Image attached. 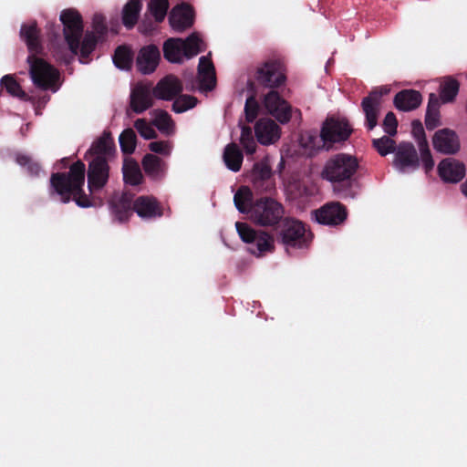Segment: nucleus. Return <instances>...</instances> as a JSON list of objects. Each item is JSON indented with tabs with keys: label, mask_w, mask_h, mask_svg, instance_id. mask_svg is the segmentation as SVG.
I'll use <instances>...</instances> for the list:
<instances>
[{
	"label": "nucleus",
	"mask_w": 467,
	"mask_h": 467,
	"mask_svg": "<svg viewBox=\"0 0 467 467\" xmlns=\"http://www.w3.org/2000/svg\"><path fill=\"white\" fill-rule=\"evenodd\" d=\"M254 134L261 145L269 146L275 144L281 138V128L275 120L262 118L254 124Z\"/></svg>",
	"instance_id": "obj_14"
},
{
	"label": "nucleus",
	"mask_w": 467,
	"mask_h": 467,
	"mask_svg": "<svg viewBox=\"0 0 467 467\" xmlns=\"http://www.w3.org/2000/svg\"><path fill=\"white\" fill-rule=\"evenodd\" d=\"M20 34L30 53L27 62L33 83L40 88L56 92L59 88V73L49 63L36 57L42 47L36 23L22 26Z\"/></svg>",
	"instance_id": "obj_1"
},
{
	"label": "nucleus",
	"mask_w": 467,
	"mask_h": 467,
	"mask_svg": "<svg viewBox=\"0 0 467 467\" xmlns=\"http://www.w3.org/2000/svg\"><path fill=\"white\" fill-rule=\"evenodd\" d=\"M375 91H377V95L375 97L379 100V97H381L382 95L388 94L389 91V88L387 87H381V88L376 89Z\"/></svg>",
	"instance_id": "obj_53"
},
{
	"label": "nucleus",
	"mask_w": 467,
	"mask_h": 467,
	"mask_svg": "<svg viewBox=\"0 0 467 467\" xmlns=\"http://www.w3.org/2000/svg\"><path fill=\"white\" fill-rule=\"evenodd\" d=\"M434 149L444 154H453L460 150V141L455 132L442 129L435 132L432 138Z\"/></svg>",
	"instance_id": "obj_18"
},
{
	"label": "nucleus",
	"mask_w": 467,
	"mask_h": 467,
	"mask_svg": "<svg viewBox=\"0 0 467 467\" xmlns=\"http://www.w3.org/2000/svg\"><path fill=\"white\" fill-rule=\"evenodd\" d=\"M235 228L241 240L248 244L250 254L261 257L274 251L275 239L271 234L264 231H256L245 223L237 222Z\"/></svg>",
	"instance_id": "obj_5"
},
{
	"label": "nucleus",
	"mask_w": 467,
	"mask_h": 467,
	"mask_svg": "<svg viewBox=\"0 0 467 467\" xmlns=\"http://www.w3.org/2000/svg\"><path fill=\"white\" fill-rule=\"evenodd\" d=\"M124 182L130 185H138L142 182V173L139 164L131 158H126L122 166Z\"/></svg>",
	"instance_id": "obj_32"
},
{
	"label": "nucleus",
	"mask_w": 467,
	"mask_h": 467,
	"mask_svg": "<svg viewBox=\"0 0 467 467\" xmlns=\"http://www.w3.org/2000/svg\"><path fill=\"white\" fill-rule=\"evenodd\" d=\"M197 104V99L190 95H182L175 99L172 104V110L176 113H182L192 108Z\"/></svg>",
	"instance_id": "obj_41"
},
{
	"label": "nucleus",
	"mask_w": 467,
	"mask_h": 467,
	"mask_svg": "<svg viewBox=\"0 0 467 467\" xmlns=\"http://www.w3.org/2000/svg\"><path fill=\"white\" fill-rule=\"evenodd\" d=\"M152 122L158 130L164 134H171L174 131V122L171 116L164 110L155 109L150 112Z\"/></svg>",
	"instance_id": "obj_34"
},
{
	"label": "nucleus",
	"mask_w": 467,
	"mask_h": 467,
	"mask_svg": "<svg viewBox=\"0 0 467 467\" xmlns=\"http://www.w3.org/2000/svg\"><path fill=\"white\" fill-rule=\"evenodd\" d=\"M51 186L60 196L61 202H67L73 198L80 207H90L94 203L87 196L82 195L85 182V165L81 161L74 163L67 175L56 173L51 177Z\"/></svg>",
	"instance_id": "obj_3"
},
{
	"label": "nucleus",
	"mask_w": 467,
	"mask_h": 467,
	"mask_svg": "<svg viewBox=\"0 0 467 467\" xmlns=\"http://www.w3.org/2000/svg\"><path fill=\"white\" fill-rule=\"evenodd\" d=\"M299 143L308 154L320 149H327V143L322 138V133L318 135L316 131H305L300 135Z\"/></svg>",
	"instance_id": "obj_29"
},
{
	"label": "nucleus",
	"mask_w": 467,
	"mask_h": 467,
	"mask_svg": "<svg viewBox=\"0 0 467 467\" xmlns=\"http://www.w3.org/2000/svg\"><path fill=\"white\" fill-rule=\"evenodd\" d=\"M253 192L247 186H242L234 194V202L237 210L242 213H247L250 217L253 204Z\"/></svg>",
	"instance_id": "obj_31"
},
{
	"label": "nucleus",
	"mask_w": 467,
	"mask_h": 467,
	"mask_svg": "<svg viewBox=\"0 0 467 467\" xmlns=\"http://www.w3.org/2000/svg\"><path fill=\"white\" fill-rule=\"evenodd\" d=\"M263 106L281 123H286L291 119V106L275 90H271L264 96Z\"/></svg>",
	"instance_id": "obj_12"
},
{
	"label": "nucleus",
	"mask_w": 467,
	"mask_h": 467,
	"mask_svg": "<svg viewBox=\"0 0 467 467\" xmlns=\"http://www.w3.org/2000/svg\"><path fill=\"white\" fill-rule=\"evenodd\" d=\"M149 149L158 154L169 156L172 150V145L169 141H153L149 144Z\"/></svg>",
	"instance_id": "obj_47"
},
{
	"label": "nucleus",
	"mask_w": 467,
	"mask_h": 467,
	"mask_svg": "<svg viewBox=\"0 0 467 467\" xmlns=\"http://www.w3.org/2000/svg\"><path fill=\"white\" fill-rule=\"evenodd\" d=\"M151 85L150 83H138L131 89L130 108L135 113H142L152 106Z\"/></svg>",
	"instance_id": "obj_16"
},
{
	"label": "nucleus",
	"mask_w": 467,
	"mask_h": 467,
	"mask_svg": "<svg viewBox=\"0 0 467 467\" xmlns=\"http://www.w3.org/2000/svg\"><path fill=\"white\" fill-rule=\"evenodd\" d=\"M398 121L393 112H389L383 120L384 131L389 136H393L397 132Z\"/></svg>",
	"instance_id": "obj_48"
},
{
	"label": "nucleus",
	"mask_w": 467,
	"mask_h": 467,
	"mask_svg": "<svg viewBox=\"0 0 467 467\" xmlns=\"http://www.w3.org/2000/svg\"><path fill=\"white\" fill-rule=\"evenodd\" d=\"M258 105L257 101L254 97H250L246 99L244 112L246 119L252 122L257 115Z\"/></svg>",
	"instance_id": "obj_49"
},
{
	"label": "nucleus",
	"mask_w": 467,
	"mask_h": 467,
	"mask_svg": "<svg viewBox=\"0 0 467 467\" xmlns=\"http://www.w3.org/2000/svg\"><path fill=\"white\" fill-rule=\"evenodd\" d=\"M223 159L229 170L238 171L241 169L244 156L236 144L230 143L224 148Z\"/></svg>",
	"instance_id": "obj_30"
},
{
	"label": "nucleus",
	"mask_w": 467,
	"mask_h": 467,
	"mask_svg": "<svg viewBox=\"0 0 467 467\" xmlns=\"http://www.w3.org/2000/svg\"><path fill=\"white\" fill-rule=\"evenodd\" d=\"M134 127L140 135L145 140H150L157 136L155 130L144 119H138L134 122Z\"/></svg>",
	"instance_id": "obj_45"
},
{
	"label": "nucleus",
	"mask_w": 467,
	"mask_h": 467,
	"mask_svg": "<svg viewBox=\"0 0 467 467\" xmlns=\"http://www.w3.org/2000/svg\"><path fill=\"white\" fill-rule=\"evenodd\" d=\"M279 236L287 253L292 249L306 247L311 240V235L306 232L304 224L291 219L284 222Z\"/></svg>",
	"instance_id": "obj_8"
},
{
	"label": "nucleus",
	"mask_w": 467,
	"mask_h": 467,
	"mask_svg": "<svg viewBox=\"0 0 467 467\" xmlns=\"http://www.w3.org/2000/svg\"><path fill=\"white\" fill-rule=\"evenodd\" d=\"M438 173L443 182L457 183L465 176L466 170L462 161L453 158H446L439 163Z\"/></svg>",
	"instance_id": "obj_17"
},
{
	"label": "nucleus",
	"mask_w": 467,
	"mask_h": 467,
	"mask_svg": "<svg viewBox=\"0 0 467 467\" xmlns=\"http://www.w3.org/2000/svg\"><path fill=\"white\" fill-rule=\"evenodd\" d=\"M92 26L94 35H102L106 31L105 17L101 14H95L92 18Z\"/></svg>",
	"instance_id": "obj_50"
},
{
	"label": "nucleus",
	"mask_w": 467,
	"mask_h": 467,
	"mask_svg": "<svg viewBox=\"0 0 467 467\" xmlns=\"http://www.w3.org/2000/svg\"><path fill=\"white\" fill-rule=\"evenodd\" d=\"M1 85L10 95L19 99H26V93L22 90L20 85L13 78V77L9 75L3 77L1 79Z\"/></svg>",
	"instance_id": "obj_43"
},
{
	"label": "nucleus",
	"mask_w": 467,
	"mask_h": 467,
	"mask_svg": "<svg viewBox=\"0 0 467 467\" xmlns=\"http://www.w3.org/2000/svg\"><path fill=\"white\" fill-rule=\"evenodd\" d=\"M249 178L258 192H272L275 189L276 183L269 156L254 164Z\"/></svg>",
	"instance_id": "obj_9"
},
{
	"label": "nucleus",
	"mask_w": 467,
	"mask_h": 467,
	"mask_svg": "<svg viewBox=\"0 0 467 467\" xmlns=\"http://www.w3.org/2000/svg\"><path fill=\"white\" fill-rule=\"evenodd\" d=\"M133 208L142 219H153L162 215L161 208L154 197L140 196L136 199Z\"/></svg>",
	"instance_id": "obj_24"
},
{
	"label": "nucleus",
	"mask_w": 467,
	"mask_h": 467,
	"mask_svg": "<svg viewBox=\"0 0 467 467\" xmlns=\"http://www.w3.org/2000/svg\"><path fill=\"white\" fill-rule=\"evenodd\" d=\"M16 161L21 166L28 165V171L32 174H36L39 171L38 164L32 162L30 158L26 155H17Z\"/></svg>",
	"instance_id": "obj_51"
},
{
	"label": "nucleus",
	"mask_w": 467,
	"mask_h": 467,
	"mask_svg": "<svg viewBox=\"0 0 467 467\" xmlns=\"http://www.w3.org/2000/svg\"><path fill=\"white\" fill-rule=\"evenodd\" d=\"M283 163H284V161H283V160H281V161L279 163V169H281L283 167Z\"/></svg>",
	"instance_id": "obj_56"
},
{
	"label": "nucleus",
	"mask_w": 467,
	"mask_h": 467,
	"mask_svg": "<svg viewBox=\"0 0 467 467\" xmlns=\"http://www.w3.org/2000/svg\"><path fill=\"white\" fill-rule=\"evenodd\" d=\"M459 83L457 80L447 78L441 86V99L443 103L451 102L454 99L459 91Z\"/></svg>",
	"instance_id": "obj_37"
},
{
	"label": "nucleus",
	"mask_w": 467,
	"mask_h": 467,
	"mask_svg": "<svg viewBox=\"0 0 467 467\" xmlns=\"http://www.w3.org/2000/svg\"><path fill=\"white\" fill-rule=\"evenodd\" d=\"M142 8L141 0H130L122 10V22L127 28H131L138 21Z\"/></svg>",
	"instance_id": "obj_33"
},
{
	"label": "nucleus",
	"mask_w": 467,
	"mask_h": 467,
	"mask_svg": "<svg viewBox=\"0 0 467 467\" xmlns=\"http://www.w3.org/2000/svg\"><path fill=\"white\" fill-rule=\"evenodd\" d=\"M169 8L168 0H150L149 10L157 22H161Z\"/></svg>",
	"instance_id": "obj_39"
},
{
	"label": "nucleus",
	"mask_w": 467,
	"mask_h": 467,
	"mask_svg": "<svg viewBox=\"0 0 467 467\" xmlns=\"http://www.w3.org/2000/svg\"><path fill=\"white\" fill-rule=\"evenodd\" d=\"M113 63L121 70L130 69L133 63V53L128 46H119L115 50Z\"/></svg>",
	"instance_id": "obj_35"
},
{
	"label": "nucleus",
	"mask_w": 467,
	"mask_h": 467,
	"mask_svg": "<svg viewBox=\"0 0 467 467\" xmlns=\"http://www.w3.org/2000/svg\"><path fill=\"white\" fill-rule=\"evenodd\" d=\"M114 213L119 222L127 221L132 215L130 200L126 196H122L119 203L114 204Z\"/></svg>",
	"instance_id": "obj_42"
},
{
	"label": "nucleus",
	"mask_w": 467,
	"mask_h": 467,
	"mask_svg": "<svg viewBox=\"0 0 467 467\" xmlns=\"http://www.w3.org/2000/svg\"><path fill=\"white\" fill-rule=\"evenodd\" d=\"M114 148L112 138L109 134H104L93 142L88 151L86 153L87 160L104 159L111 154Z\"/></svg>",
	"instance_id": "obj_25"
},
{
	"label": "nucleus",
	"mask_w": 467,
	"mask_h": 467,
	"mask_svg": "<svg viewBox=\"0 0 467 467\" xmlns=\"http://www.w3.org/2000/svg\"><path fill=\"white\" fill-rule=\"evenodd\" d=\"M182 90V84L181 80L173 75H169L157 83L152 93L157 99L171 100L176 95L181 93Z\"/></svg>",
	"instance_id": "obj_20"
},
{
	"label": "nucleus",
	"mask_w": 467,
	"mask_h": 467,
	"mask_svg": "<svg viewBox=\"0 0 467 467\" xmlns=\"http://www.w3.org/2000/svg\"><path fill=\"white\" fill-rule=\"evenodd\" d=\"M88 184L91 192L101 189L109 178V166L107 160H88Z\"/></svg>",
	"instance_id": "obj_15"
},
{
	"label": "nucleus",
	"mask_w": 467,
	"mask_h": 467,
	"mask_svg": "<svg viewBox=\"0 0 467 467\" xmlns=\"http://www.w3.org/2000/svg\"><path fill=\"white\" fill-rule=\"evenodd\" d=\"M420 159L425 171L428 172L434 167V161L431 157V151L428 147L427 140H423L420 143Z\"/></svg>",
	"instance_id": "obj_46"
},
{
	"label": "nucleus",
	"mask_w": 467,
	"mask_h": 467,
	"mask_svg": "<svg viewBox=\"0 0 467 467\" xmlns=\"http://www.w3.org/2000/svg\"><path fill=\"white\" fill-rule=\"evenodd\" d=\"M427 129L433 130L440 125V114L438 111V98L434 94L430 95L429 104L425 118Z\"/></svg>",
	"instance_id": "obj_36"
},
{
	"label": "nucleus",
	"mask_w": 467,
	"mask_h": 467,
	"mask_svg": "<svg viewBox=\"0 0 467 467\" xmlns=\"http://www.w3.org/2000/svg\"><path fill=\"white\" fill-rule=\"evenodd\" d=\"M169 21L173 30L183 31L193 23L192 10L187 5H177L171 11Z\"/></svg>",
	"instance_id": "obj_22"
},
{
	"label": "nucleus",
	"mask_w": 467,
	"mask_h": 467,
	"mask_svg": "<svg viewBox=\"0 0 467 467\" xmlns=\"http://www.w3.org/2000/svg\"><path fill=\"white\" fill-rule=\"evenodd\" d=\"M282 205L272 198H261L254 203L250 219L262 226L276 224L283 217Z\"/></svg>",
	"instance_id": "obj_7"
},
{
	"label": "nucleus",
	"mask_w": 467,
	"mask_h": 467,
	"mask_svg": "<svg viewBox=\"0 0 467 467\" xmlns=\"http://www.w3.org/2000/svg\"><path fill=\"white\" fill-rule=\"evenodd\" d=\"M161 60L159 48L154 45H148L140 48L135 58L137 70L143 75L153 73Z\"/></svg>",
	"instance_id": "obj_13"
},
{
	"label": "nucleus",
	"mask_w": 467,
	"mask_h": 467,
	"mask_svg": "<svg viewBox=\"0 0 467 467\" xmlns=\"http://www.w3.org/2000/svg\"><path fill=\"white\" fill-rule=\"evenodd\" d=\"M462 194L467 198V177L463 183L461 185Z\"/></svg>",
	"instance_id": "obj_54"
},
{
	"label": "nucleus",
	"mask_w": 467,
	"mask_h": 467,
	"mask_svg": "<svg viewBox=\"0 0 467 467\" xmlns=\"http://www.w3.org/2000/svg\"><path fill=\"white\" fill-rule=\"evenodd\" d=\"M240 143L246 154H254L257 145L254 139L252 130L249 127H243L241 130Z\"/></svg>",
	"instance_id": "obj_40"
},
{
	"label": "nucleus",
	"mask_w": 467,
	"mask_h": 467,
	"mask_svg": "<svg viewBox=\"0 0 467 467\" xmlns=\"http://www.w3.org/2000/svg\"><path fill=\"white\" fill-rule=\"evenodd\" d=\"M199 88L202 91L212 90L216 84L213 65L208 57H201L198 66Z\"/></svg>",
	"instance_id": "obj_23"
},
{
	"label": "nucleus",
	"mask_w": 467,
	"mask_h": 467,
	"mask_svg": "<svg viewBox=\"0 0 467 467\" xmlns=\"http://www.w3.org/2000/svg\"><path fill=\"white\" fill-rule=\"evenodd\" d=\"M258 78L267 86H279L285 81V75L281 64L270 61L258 68Z\"/></svg>",
	"instance_id": "obj_21"
},
{
	"label": "nucleus",
	"mask_w": 467,
	"mask_h": 467,
	"mask_svg": "<svg viewBox=\"0 0 467 467\" xmlns=\"http://www.w3.org/2000/svg\"><path fill=\"white\" fill-rule=\"evenodd\" d=\"M205 48L199 34L193 33L186 40L170 38L163 45L164 57L171 63H182L197 56Z\"/></svg>",
	"instance_id": "obj_4"
},
{
	"label": "nucleus",
	"mask_w": 467,
	"mask_h": 467,
	"mask_svg": "<svg viewBox=\"0 0 467 467\" xmlns=\"http://www.w3.org/2000/svg\"><path fill=\"white\" fill-rule=\"evenodd\" d=\"M373 146L381 156H386L396 150L394 140L387 136L373 140Z\"/></svg>",
	"instance_id": "obj_44"
},
{
	"label": "nucleus",
	"mask_w": 467,
	"mask_h": 467,
	"mask_svg": "<svg viewBox=\"0 0 467 467\" xmlns=\"http://www.w3.org/2000/svg\"><path fill=\"white\" fill-rule=\"evenodd\" d=\"M59 18L63 24V34L67 49L71 55L79 56L81 63H88V57L96 47V36L93 33L87 32L82 38L83 22L77 10L65 9L61 12Z\"/></svg>",
	"instance_id": "obj_2"
},
{
	"label": "nucleus",
	"mask_w": 467,
	"mask_h": 467,
	"mask_svg": "<svg viewBox=\"0 0 467 467\" xmlns=\"http://www.w3.org/2000/svg\"><path fill=\"white\" fill-rule=\"evenodd\" d=\"M394 168L401 173L414 171L419 167V157L414 146L409 142H402L394 150Z\"/></svg>",
	"instance_id": "obj_10"
},
{
	"label": "nucleus",
	"mask_w": 467,
	"mask_h": 467,
	"mask_svg": "<svg viewBox=\"0 0 467 467\" xmlns=\"http://www.w3.org/2000/svg\"><path fill=\"white\" fill-rule=\"evenodd\" d=\"M422 101L420 92L412 89H405L399 92L394 98L395 107L402 111H410L417 109Z\"/></svg>",
	"instance_id": "obj_26"
},
{
	"label": "nucleus",
	"mask_w": 467,
	"mask_h": 467,
	"mask_svg": "<svg viewBox=\"0 0 467 467\" xmlns=\"http://www.w3.org/2000/svg\"><path fill=\"white\" fill-rule=\"evenodd\" d=\"M316 220L322 224L337 225L347 217L345 208L337 203L331 202L314 212Z\"/></svg>",
	"instance_id": "obj_19"
},
{
	"label": "nucleus",
	"mask_w": 467,
	"mask_h": 467,
	"mask_svg": "<svg viewBox=\"0 0 467 467\" xmlns=\"http://www.w3.org/2000/svg\"><path fill=\"white\" fill-rule=\"evenodd\" d=\"M377 91H373L370 95L363 99L362 107L367 119V125L369 130L376 127L378 123V113L379 110V100L375 97Z\"/></svg>",
	"instance_id": "obj_27"
},
{
	"label": "nucleus",
	"mask_w": 467,
	"mask_h": 467,
	"mask_svg": "<svg viewBox=\"0 0 467 467\" xmlns=\"http://www.w3.org/2000/svg\"><path fill=\"white\" fill-rule=\"evenodd\" d=\"M122 152L131 154L136 148V134L132 129L124 130L119 138Z\"/></svg>",
	"instance_id": "obj_38"
},
{
	"label": "nucleus",
	"mask_w": 467,
	"mask_h": 467,
	"mask_svg": "<svg viewBox=\"0 0 467 467\" xmlns=\"http://www.w3.org/2000/svg\"><path fill=\"white\" fill-rule=\"evenodd\" d=\"M57 58L66 60V55L59 48H57Z\"/></svg>",
	"instance_id": "obj_55"
},
{
	"label": "nucleus",
	"mask_w": 467,
	"mask_h": 467,
	"mask_svg": "<svg viewBox=\"0 0 467 467\" xmlns=\"http://www.w3.org/2000/svg\"><path fill=\"white\" fill-rule=\"evenodd\" d=\"M322 138L327 143V150L333 143L341 142L349 137L351 129L344 119H327L323 124Z\"/></svg>",
	"instance_id": "obj_11"
},
{
	"label": "nucleus",
	"mask_w": 467,
	"mask_h": 467,
	"mask_svg": "<svg viewBox=\"0 0 467 467\" xmlns=\"http://www.w3.org/2000/svg\"><path fill=\"white\" fill-rule=\"evenodd\" d=\"M412 133L414 137L418 140L419 144L423 140H426L424 137V130L420 121L412 122Z\"/></svg>",
	"instance_id": "obj_52"
},
{
	"label": "nucleus",
	"mask_w": 467,
	"mask_h": 467,
	"mask_svg": "<svg viewBox=\"0 0 467 467\" xmlns=\"http://www.w3.org/2000/svg\"><path fill=\"white\" fill-rule=\"evenodd\" d=\"M142 166L145 172L154 180L164 177L166 164L153 154H146L142 160Z\"/></svg>",
	"instance_id": "obj_28"
},
{
	"label": "nucleus",
	"mask_w": 467,
	"mask_h": 467,
	"mask_svg": "<svg viewBox=\"0 0 467 467\" xmlns=\"http://www.w3.org/2000/svg\"><path fill=\"white\" fill-rule=\"evenodd\" d=\"M358 169L355 157L339 153L329 159L322 171V177L331 182L349 180Z\"/></svg>",
	"instance_id": "obj_6"
}]
</instances>
